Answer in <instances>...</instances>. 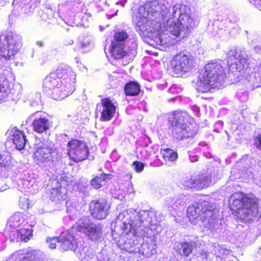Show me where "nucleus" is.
<instances>
[{
	"label": "nucleus",
	"mask_w": 261,
	"mask_h": 261,
	"mask_svg": "<svg viewBox=\"0 0 261 261\" xmlns=\"http://www.w3.org/2000/svg\"><path fill=\"white\" fill-rule=\"evenodd\" d=\"M137 32L156 33V43L164 45L169 43L172 38L183 39L199 23L195 14L190 12L186 5L178 4L172 7L168 3L151 1L140 6L133 16Z\"/></svg>",
	"instance_id": "nucleus-1"
},
{
	"label": "nucleus",
	"mask_w": 261,
	"mask_h": 261,
	"mask_svg": "<svg viewBox=\"0 0 261 261\" xmlns=\"http://www.w3.org/2000/svg\"><path fill=\"white\" fill-rule=\"evenodd\" d=\"M154 216V213L151 211L135 212L131 215L123 211L111 223V229L118 235L132 232L134 239L125 244V249L131 253H140L143 237H148L152 232V228H148V225L154 226L152 222Z\"/></svg>",
	"instance_id": "nucleus-2"
},
{
	"label": "nucleus",
	"mask_w": 261,
	"mask_h": 261,
	"mask_svg": "<svg viewBox=\"0 0 261 261\" xmlns=\"http://www.w3.org/2000/svg\"><path fill=\"white\" fill-rule=\"evenodd\" d=\"M57 78L47 76L43 84V91L54 99H63L74 90L75 75L72 69L65 65L60 66L56 71Z\"/></svg>",
	"instance_id": "nucleus-3"
},
{
	"label": "nucleus",
	"mask_w": 261,
	"mask_h": 261,
	"mask_svg": "<svg viewBox=\"0 0 261 261\" xmlns=\"http://www.w3.org/2000/svg\"><path fill=\"white\" fill-rule=\"evenodd\" d=\"M187 214L190 222L195 225L198 224L213 231L221 228L215 205L210 201H200L189 206Z\"/></svg>",
	"instance_id": "nucleus-4"
},
{
	"label": "nucleus",
	"mask_w": 261,
	"mask_h": 261,
	"mask_svg": "<svg viewBox=\"0 0 261 261\" xmlns=\"http://www.w3.org/2000/svg\"><path fill=\"white\" fill-rule=\"evenodd\" d=\"M229 205L232 214L241 222H247L258 216V199L255 197L236 193L230 197Z\"/></svg>",
	"instance_id": "nucleus-5"
},
{
	"label": "nucleus",
	"mask_w": 261,
	"mask_h": 261,
	"mask_svg": "<svg viewBox=\"0 0 261 261\" xmlns=\"http://www.w3.org/2000/svg\"><path fill=\"white\" fill-rule=\"evenodd\" d=\"M224 78L225 73L221 61L210 63L198 73L195 82L196 90L204 93L209 91L211 88L219 87L222 86Z\"/></svg>",
	"instance_id": "nucleus-6"
},
{
	"label": "nucleus",
	"mask_w": 261,
	"mask_h": 261,
	"mask_svg": "<svg viewBox=\"0 0 261 261\" xmlns=\"http://www.w3.org/2000/svg\"><path fill=\"white\" fill-rule=\"evenodd\" d=\"M189 118V115L184 112H177L172 114L170 117L171 130L173 137L178 140L193 137L197 133L195 123H190L189 125L186 123Z\"/></svg>",
	"instance_id": "nucleus-7"
},
{
	"label": "nucleus",
	"mask_w": 261,
	"mask_h": 261,
	"mask_svg": "<svg viewBox=\"0 0 261 261\" xmlns=\"http://www.w3.org/2000/svg\"><path fill=\"white\" fill-rule=\"evenodd\" d=\"M21 46V37L13 32H8L5 35H0L1 60H9L14 55Z\"/></svg>",
	"instance_id": "nucleus-8"
},
{
	"label": "nucleus",
	"mask_w": 261,
	"mask_h": 261,
	"mask_svg": "<svg viewBox=\"0 0 261 261\" xmlns=\"http://www.w3.org/2000/svg\"><path fill=\"white\" fill-rule=\"evenodd\" d=\"M59 152L47 141L35 143L34 159L38 165L48 163L58 158Z\"/></svg>",
	"instance_id": "nucleus-9"
},
{
	"label": "nucleus",
	"mask_w": 261,
	"mask_h": 261,
	"mask_svg": "<svg viewBox=\"0 0 261 261\" xmlns=\"http://www.w3.org/2000/svg\"><path fill=\"white\" fill-rule=\"evenodd\" d=\"M193 66L192 56L184 52L179 53L174 56L171 61L170 69L175 74L190 71Z\"/></svg>",
	"instance_id": "nucleus-10"
},
{
	"label": "nucleus",
	"mask_w": 261,
	"mask_h": 261,
	"mask_svg": "<svg viewBox=\"0 0 261 261\" xmlns=\"http://www.w3.org/2000/svg\"><path fill=\"white\" fill-rule=\"evenodd\" d=\"M227 63L230 69H235L238 71H241L244 68L248 56L245 49L237 48L229 50L227 54Z\"/></svg>",
	"instance_id": "nucleus-11"
},
{
	"label": "nucleus",
	"mask_w": 261,
	"mask_h": 261,
	"mask_svg": "<svg viewBox=\"0 0 261 261\" xmlns=\"http://www.w3.org/2000/svg\"><path fill=\"white\" fill-rule=\"evenodd\" d=\"M68 155L75 162H81L87 158L88 154L87 147L85 143L73 140L68 143Z\"/></svg>",
	"instance_id": "nucleus-12"
},
{
	"label": "nucleus",
	"mask_w": 261,
	"mask_h": 261,
	"mask_svg": "<svg viewBox=\"0 0 261 261\" xmlns=\"http://www.w3.org/2000/svg\"><path fill=\"white\" fill-rule=\"evenodd\" d=\"M210 182L211 178L208 175L201 174L187 177L183 180L182 184L186 188L199 190L207 187Z\"/></svg>",
	"instance_id": "nucleus-13"
},
{
	"label": "nucleus",
	"mask_w": 261,
	"mask_h": 261,
	"mask_svg": "<svg viewBox=\"0 0 261 261\" xmlns=\"http://www.w3.org/2000/svg\"><path fill=\"white\" fill-rule=\"evenodd\" d=\"M110 207L109 204L103 199L93 200L90 204V210L92 216L99 220L106 218Z\"/></svg>",
	"instance_id": "nucleus-14"
},
{
	"label": "nucleus",
	"mask_w": 261,
	"mask_h": 261,
	"mask_svg": "<svg viewBox=\"0 0 261 261\" xmlns=\"http://www.w3.org/2000/svg\"><path fill=\"white\" fill-rule=\"evenodd\" d=\"M74 233H72L71 230L64 231L59 236V248L61 251L68 250H75L77 247V243L75 238Z\"/></svg>",
	"instance_id": "nucleus-15"
},
{
	"label": "nucleus",
	"mask_w": 261,
	"mask_h": 261,
	"mask_svg": "<svg viewBox=\"0 0 261 261\" xmlns=\"http://www.w3.org/2000/svg\"><path fill=\"white\" fill-rule=\"evenodd\" d=\"M39 112H36L31 115L30 118L33 119L31 125L33 130L39 134H42L49 129L50 123L48 119L39 116Z\"/></svg>",
	"instance_id": "nucleus-16"
},
{
	"label": "nucleus",
	"mask_w": 261,
	"mask_h": 261,
	"mask_svg": "<svg viewBox=\"0 0 261 261\" xmlns=\"http://www.w3.org/2000/svg\"><path fill=\"white\" fill-rule=\"evenodd\" d=\"M99 107H100V109L102 108L101 112V120L107 121L111 120L113 117L116 111V108L109 98L102 99L101 103L97 105V109Z\"/></svg>",
	"instance_id": "nucleus-17"
},
{
	"label": "nucleus",
	"mask_w": 261,
	"mask_h": 261,
	"mask_svg": "<svg viewBox=\"0 0 261 261\" xmlns=\"http://www.w3.org/2000/svg\"><path fill=\"white\" fill-rule=\"evenodd\" d=\"M152 224L153 226L150 225H148V228H152V232L151 235H148L147 238H148L149 241H147L146 243H144L143 242L141 243V252L143 255H151L156 253V241L154 240V232H153L152 230L154 228H155L156 225L153 223L152 221Z\"/></svg>",
	"instance_id": "nucleus-18"
},
{
	"label": "nucleus",
	"mask_w": 261,
	"mask_h": 261,
	"mask_svg": "<svg viewBox=\"0 0 261 261\" xmlns=\"http://www.w3.org/2000/svg\"><path fill=\"white\" fill-rule=\"evenodd\" d=\"M11 73V68L8 65L2 66L0 64V101L5 100L8 96V91L6 87V76Z\"/></svg>",
	"instance_id": "nucleus-19"
},
{
	"label": "nucleus",
	"mask_w": 261,
	"mask_h": 261,
	"mask_svg": "<svg viewBox=\"0 0 261 261\" xmlns=\"http://www.w3.org/2000/svg\"><path fill=\"white\" fill-rule=\"evenodd\" d=\"M93 223L87 217H83L72 226L70 229L71 232L74 233L75 235L77 232L85 233Z\"/></svg>",
	"instance_id": "nucleus-20"
},
{
	"label": "nucleus",
	"mask_w": 261,
	"mask_h": 261,
	"mask_svg": "<svg viewBox=\"0 0 261 261\" xmlns=\"http://www.w3.org/2000/svg\"><path fill=\"white\" fill-rule=\"evenodd\" d=\"M195 246V243L194 242H176L174 245V248L176 252L181 255L188 257L192 253Z\"/></svg>",
	"instance_id": "nucleus-21"
},
{
	"label": "nucleus",
	"mask_w": 261,
	"mask_h": 261,
	"mask_svg": "<svg viewBox=\"0 0 261 261\" xmlns=\"http://www.w3.org/2000/svg\"><path fill=\"white\" fill-rule=\"evenodd\" d=\"M85 234L92 241H98L102 237V227L100 224L93 223L91 224V227Z\"/></svg>",
	"instance_id": "nucleus-22"
},
{
	"label": "nucleus",
	"mask_w": 261,
	"mask_h": 261,
	"mask_svg": "<svg viewBox=\"0 0 261 261\" xmlns=\"http://www.w3.org/2000/svg\"><path fill=\"white\" fill-rule=\"evenodd\" d=\"M12 137L13 142L18 150H21L26 145L28 140L23 131L16 130Z\"/></svg>",
	"instance_id": "nucleus-23"
},
{
	"label": "nucleus",
	"mask_w": 261,
	"mask_h": 261,
	"mask_svg": "<svg viewBox=\"0 0 261 261\" xmlns=\"http://www.w3.org/2000/svg\"><path fill=\"white\" fill-rule=\"evenodd\" d=\"M124 91L126 96L137 95L140 92V86L136 82H130L125 85Z\"/></svg>",
	"instance_id": "nucleus-24"
},
{
	"label": "nucleus",
	"mask_w": 261,
	"mask_h": 261,
	"mask_svg": "<svg viewBox=\"0 0 261 261\" xmlns=\"http://www.w3.org/2000/svg\"><path fill=\"white\" fill-rule=\"evenodd\" d=\"M125 45H114V44L112 43L111 54L112 56L116 60H119L123 58L126 54V51L125 49Z\"/></svg>",
	"instance_id": "nucleus-25"
},
{
	"label": "nucleus",
	"mask_w": 261,
	"mask_h": 261,
	"mask_svg": "<svg viewBox=\"0 0 261 261\" xmlns=\"http://www.w3.org/2000/svg\"><path fill=\"white\" fill-rule=\"evenodd\" d=\"M128 35L125 31H118L115 34L114 39L112 43L114 45L120 44V45H125L128 39Z\"/></svg>",
	"instance_id": "nucleus-26"
},
{
	"label": "nucleus",
	"mask_w": 261,
	"mask_h": 261,
	"mask_svg": "<svg viewBox=\"0 0 261 261\" xmlns=\"http://www.w3.org/2000/svg\"><path fill=\"white\" fill-rule=\"evenodd\" d=\"M111 175L101 173L99 175L95 176L91 181V184L93 188L97 189L102 186V182L107 181L110 179Z\"/></svg>",
	"instance_id": "nucleus-27"
},
{
	"label": "nucleus",
	"mask_w": 261,
	"mask_h": 261,
	"mask_svg": "<svg viewBox=\"0 0 261 261\" xmlns=\"http://www.w3.org/2000/svg\"><path fill=\"white\" fill-rule=\"evenodd\" d=\"M161 152L165 160L174 161L178 158L177 153L171 148L162 149Z\"/></svg>",
	"instance_id": "nucleus-28"
},
{
	"label": "nucleus",
	"mask_w": 261,
	"mask_h": 261,
	"mask_svg": "<svg viewBox=\"0 0 261 261\" xmlns=\"http://www.w3.org/2000/svg\"><path fill=\"white\" fill-rule=\"evenodd\" d=\"M24 222V219L20 213H15L8 220L10 226L13 227H19Z\"/></svg>",
	"instance_id": "nucleus-29"
},
{
	"label": "nucleus",
	"mask_w": 261,
	"mask_h": 261,
	"mask_svg": "<svg viewBox=\"0 0 261 261\" xmlns=\"http://www.w3.org/2000/svg\"><path fill=\"white\" fill-rule=\"evenodd\" d=\"M32 231L31 229L22 228L19 230H17L16 233L17 236L19 237L21 240L26 242L30 240L32 236Z\"/></svg>",
	"instance_id": "nucleus-30"
},
{
	"label": "nucleus",
	"mask_w": 261,
	"mask_h": 261,
	"mask_svg": "<svg viewBox=\"0 0 261 261\" xmlns=\"http://www.w3.org/2000/svg\"><path fill=\"white\" fill-rule=\"evenodd\" d=\"M62 188H52L51 191H50V198L52 200H61L65 198L63 196V192L61 191Z\"/></svg>",
	"instance_id": "nucleus-31"
},
{
	"label": "nucleus",
	"mask_w": 261,
	"mask_h": 261,
	"mask_svg": "<svg viewBox=\"0 0 261 261\" xmlns=\"http://www.w3.org/2000/svg\"><path fill=\"white\" fill-rule=\"evenodd\" d=\"M11 163V156L8 152L0 153V167L9 166Z\"/></svg>",
	"instance_id": "nucleus-32"
},
{
	"label": "nucleus",
	"mask_w": 261,
	"mask_h": 261,
	"mask_svg": "<svg viewBox=\"0 0 261 261\" xmlns=\"http://www.w3.org/2000/svg\"><path fill=\"white\" fill-rule=\"evenodd\" d=\"M81 47L84 51H88L93 47V43L90 38H86L81 43Z\"/></svg>",
	"instance_id": "nucleus-33"
},
{
	"label": "nucleus",
	"mask_w": 261,
	"mask_h": 261,
	"mask_svg": "<svg viewBox=\"0 0 261 261\" xmlns=\"http://www.w3.org/2000/svg\"><path fill=\"white\" fill-rule=\"evenodd\" d=\"M29 257V254L23 255L22 257H18L17 254H13L6 261H31L30 259H28V260L27 259Z\"/></svg>",
	"instance_id": "nucleus-34"
},
{
	"label": "nucleus",
	"mask_w": 261,
	"mask_h": 261,
	"mask_svg": "<svg viewBox=\"0 0 261 261\" xmlns=\"http://www.w3.org/2000/svg\"><path fill=\"white\" fill-rule=\"evenodd\" d=\"M59 237L58 238H48L46 239V242L49 243V247L50 249H55L56 248V243L59 244Z\"/></svg>",
	"instance_id": "nucleus-35"
},
{
	"label": "nucleus",
	"mask_w": 261,
	"mask_h": 261,
	"mask_svg": "<svg viewBox=\"0 0 261 261\" xmlns=\"http://www.w3.org/2000/svg\"><path fill=\"white\" fill-rule=\"evenodd\" d=\"M133 166L137 172L142 171L144 167V164L138 161L134 162L133 164Z\"/></svg>",
	"instance_id": "nucleus-36"
},
{
	"label": "nucleus",
	"mask_w": 261,
	"mask_h": 261,
	"mask_svg": "<svg viewBox=\"0 0 261 261\" xmlns=\"http://www.w3.org/2000/svg\"><path fill=\"white\" fill-rule=\"evenodd\" d=\"M237 96L242 101H245L247 99V93L242 90H240L237 92Z\"/></svg>",
	"instance_id": "nucleus-37"
},
{
	"label": "nucleus",
	"mask_w": 261,
	"mask_h": 261,
	"mask_svg": "<svg viewBox=\"0 0 261 261\" xmlns=\"http://www.w3.org/2000/svg\"><path fill=\"white\" fill-rule=\"evenodd\" d=\"M254 143L256 147L261 150V134L255 137L254 139Z\"/></svg>",
	"instance_id": "nucleus-38"
},
{
	"label": "nucleus",
	"mask_w": 261,
	"mask_h": 261,
	"mask_svg": "<svg viewBox=\"0 0 261 261\" xmlns=\"http://www.w3.org/2000/svg\"><path fill=\"white\" fill-rule=\"evenodd\" d=\"M30 181L27 180H22L21 181V185L23 186V187L24 188V189H28V188H30ZM19 185H20V184H19Z\"/></svg>",
	"instance_id": "nucleus-39"
},
{
	"label": "nucleus",
	"mask_w": 261,
	"mask_h": 261,
	"mask_svg": "<svg viewBox=\"0 0 261 261\" xmlns=\"http://www.w3.org/2000/svg\"><path fill=\"white\" fill-rule=\"evenodd\" d=\"M250 2L261 10V0H250Z\"/></svg>",
	"instance_id": "nucleus-40"
},
{
	"label": "nucleus",
	"mask_w": 261,
	"mask_h": 261,
	"mask_svg": "<svg viewBox=\"0 0 261 261\" xmlns=\"http://www.w3.org/2000/svg\"><path fill=\"white\" fill-rule=\"evenodd\" d=\"M45 55L42 53V54H40L39 55V57H38V63L40 64H43L45 60Z\"/></svg>",
	"instance_id": "nucleus-41"
},
{
	"label": "nucleus",
	"mask_w": 261,
	"mask_h": 261,
	"mask_svg": "<svg viewBox=\"0 0 261 261\" xmlns=\"http://www.w3.org/2000/svg\"><path fill=\"white\" fill-rule=\"evenodd\" d=\"M208 255L209 253L204 250L202 251L200 253L201 257L203 259L207 260Z\"/></svg>",
	"instance_id": "nucleus-42"
},
{
	"label": "nucleus",
	"mask_w": 261,
	"mask_h": 261,
	"mask_svg": "<svg viewBox=\"0 0 261 261\" xmlns=\"http://www.w3.org/2000/svg\"><path fill=\"white\" fill-rule=\"evenodd\" d=\"M190 160L191 162H195L198 160V156L197 155L190 156Z\"/></svg>",
	"instance_id": "nucleus-43"
},
{
	"label": "nucleus",
	"mask_w": 261,
	"mask_h": 261,
	"mask_svg": "<svg viewBox=\"0 0 261 261\" xmlns=\"http://www.w3.org/2000/svg\"><path fill=\"white\" fill-rule=\"evenodd\" d=\"M260 79H258L256 80V82L255 83H253V88H256L257 87H260V82L258 81Z\"/></svg>",
	"instance_id": "nucleus-44"
},
{
	"label": "nucleus",
	"mask_w": 261,
	"mask_h": 261,
	"mask_svg": "<svg viewBox=\"0 0 261 261\" xmlns=\"http://www.w3.org/2000/svg\"><path fill=\"white\" fill-rule=\"evenodd\" d=\"M127 0H122V1L117 3V4H120L123 7L124 6L125 3H126Z\"/></svg>",
	"instance_id": "nucleus-45"
},
{
	"label": "nucleus",
	"mask_w": 261,
	"mask_h": 261,
	"mask_svg": "<svg viewBox=\"0 0 261 261\" xmlns=\"http://www.w3.org/2000/svg\"><path fill=\"white\" fill-rule=\"evenodd\" d=\"M133 48L134 49L132 50V54L134 55L135 54V53H136V49L137 48V45L135 43L134 45V47H133Z\"/></svg>",
	"instance_id": "nucleus-46"
},
{
	"label": "nucleus",
	"mask_w": 261,
	"mask_h": 261,
	"mask_svg": "<svg viewBox=\"0 0 261 261\" xmlns=\"http://www.w3.org/2000/svg\"><path fill=\"white\" fill-rule=\"evenodd\" d=\"M36 44L40 47L43 45V42L42 41H37Z\"/></svg>",
	"instance_id": "nucleus-47"
},
{
	"label": "nucleus",
	"mask_w": 261,
	"mask_h": 261,
	"mask_svg": "<svg viewBox=\"0 0 261 261\" xmlns=\"http://www.w3.org/2000/svg\"><path fill=\"white\" fill-rule=\"evenodd\" d=\"M34 10V8H33L32 7H29V13H32Z\"/></svg>",
	"instance_id": "nucleus-48"
},
{
	"label": "nucleus",
	"mask_w": 261,
	"mask_h": 261,
	"mask_svg": "<svg viewBox=\"0 0 261 261\" xmlns=\"http://www.w3.org/2000/svg\"><path fill=\"white\" fill-rule=\"evenodd\" d=\"M174 89V87H171L169 89V91L170 92H173V90Z\"/></svg>",
	"instance_id": "nucleus-49"
},
{
	"label": "nucleus",
	"mask_w": 261,
	"mask_h": 261,
	"mask_svg": "<svg viewBox=\"0 0 261 261\" xmlns=\"http://www.w3.org/2000/svg\"><path fill=\"white\" fill-rule=\"evenodd\" d=\"M217 125H222V122L221 121H219V122H217Z\"/></svg>",
	"instance_id": "nucleus-50"
},
{
	"label": "nucleus",
	"mask_w": 261,
	"mask_h": 261,
	"mask_svg": "<svg viewBox=\"0 0 261 261\" xmlns=\"http://www.w3.org/2000/svg\"><path fill=\"white\" fill-rule=\"evenodd\" d=\"M73 43V41L72 40H71L70 42H69V44H72Z\"/></svg>",
	"instance_id": "nucleus-51"
},
{
	"label": "nucleus",
	"mask_w": 261,
	"mask_h": 261,
	"mask_svg": "<svg viewBox=\"0 0 261 261\" xmlns=\"http://www.w3.org/2000/svg\"><path fill=\"white\" fill-rule=\"evenodd\" d=\"M28 7H29V5H25V6H24L25 9H27V8H28Z\"/></svg>",
	"instance_id": "nucleus-52"
},
{
	"label": "nucleus",
	"mask_w": 261,
	"mask_h": 261,
	"mask_svg": "<svg viewBox=\"0 0 261 261\" xmlns=\"http://www.w3.org/2000/svg\"><path fill=\"white\" fill-rule=\"evenodd\" d=\"M169 204L170 206H172V207L173 206L172 203H170V204Z\"/></svg>",
	"instance_id": "nucleus-53"
},
{
	"label": "nucleus",
	"mask_w": 261,
	"mask_h": 261,
	"mask_svg": "<svg viewBox=\"0 0 261 261\" xmlns=\"http://www.w3.org/2000/svg\"><path fill=\"white\" fill-rule=\"evenodd\" d=\"M69 217H70V218H72V219H73V217H72V216H71V215H69Z\"/></svg>",
	"instance_id": "nucleus-54"
},
{
	"label": "nucleus",
	"mask_w": 261,
	"mask_h": 261,
	"mask_svg": "<svg viewBox=\"0 0 261 261\" xmlns=\"http://www.w3.org/2000/svg\"><path fill=\"white\" fill-rule=\"evenodd\" d=\"M73 211L76 212V211L75 209H73Z\"/></svg>",
	"instance_id": "nucleus-55"
}]
</instances>
